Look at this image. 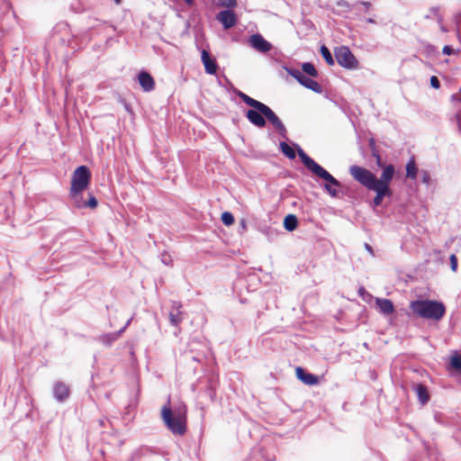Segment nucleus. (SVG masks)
Wrapping results in <instances>:
<instances>
[{"label": "nucleus", "mask_w": 461, "mask_h": 461, "mask_svg": "<svg viewBox=\"0 0 461 461\" xmlns=\"http://www.w3.org/2000/svg\"><path fill=\"white\" fill-rule=\"evenodd\" d=\"M427 49H428V52L434 51V47H432V46H428Z\"/></svg>", "instance_id": "49530a36"}, {"label": "nucleus", "mask_w": 461, "mask_h": 461, "mask_svg": "<svg viewBox=\"0 0 461 461\" xmlns=\"http://www.w3.org/2000/svg\"><path fill=\"white\" fill-rule=\"evenodd\" d=\"M237 95L248 105L251 106L252 108H255L257 110H259L261 113L265 116L266 119L268 120V122L275 127V129L277 131L279 135L286 139V128L282 122V121L279 119V117L274 113V111L267 106V104L249 96L245 93L241 91H238Z\"/></svg>", "instance_id": "39448f33"}, {"label": "nucleus", "mask_w": 461, "mask_h": 461, "mask_svg": "<svg viewBox=\"0 0 461 461\" xmlns=\"http://www.w3.org/2000/svg\"><path fill=\"white\" fill-rule=\"evenodd\" d=\"M221 221L226 225L230 226L234 222V216L230 212H224L221 214Z\"/></svg>", "instance_id": "c756f323"}, {"label": "nucleus", "mask_w": 461, "mask_h": 461, "mask_svg": "<svg viewBox=\"0 0 461 461\" xmlns=\"http://www.w3.org/2000/svg\"><path fill=\"white\" fill-rule=\"evenodd\" d=\"M280 149L288 158L294 159L295 158V151L286 142H280Z\"/></svg>", "instance_id": "bb28decb"}, {"label": "nucleus", "mask_w": 461, "mask_h": 461, "mask_svg": "<svg viewBox=\"0 0 461 461\" xmlns=\"http://www.w3.org/2000/svg\"><path fill=\"white\" fill-rule=\"evenodd\" d=\"M413 390L421 404H426L429 402V394L425 384L420 383L413 384Z\"/></svg>", "instance_id": "6ab92c4d"}, {"label": "nucleus", "mask_w": 461, "mask_h": 461, "mask_svg": "<svg viewBox=\"0 0 461 461\" xmlns=\"http://www.w3.org/2000/svg\"><path fill=\"white\" fill-rule=\"evenodd\" d=\"M366 22L369 23H375V21L372 18H368L366 19Z\"/></svg>", "instance_id": "a18cd8bd"}, {"label": "nucleus", "mask_w": 461, "mask_h": 461, "mask_svg": "<svg viewBox=\"0 0 461 461\" xmlns=\"http://www.w3.org/2000/svg\"><path fill=\"white\" fill-rule=\"evenodd\" d=\"M53 394L58 402H64L69 395L68 386L61 382L56 383L53 387Z\"/></svg>", "instance_id": "dca6fc26"}, {"label": "nucleus", "mask_w": 461, "mask_h": 461, "mask_svg": "<svg viewBox=\"0 0 461 461\" xmlns=\"http://www.w3.org/2000/svg\"><path fill=\"white\" fill-rule=\"evenodd\" d=\"M97 204L98 203L96 198L94 195L90 194L88 201H86V207L95 208Z\"/></svg>", "instance_id": "f704fd0d"}, {"label": "nucleus", "mask_w": 461, "mask_h": 461, "mask_svg": "<svg viewBox=\"0 0 461 461\" xmlns=\"http://www.w3.org/2000/svg\"><path fill=\"white\" fill-rule=\"evenodd\" d=\"M450 366L452 368L461 371V357L455 355L450 358Z\"/></svg>", "instance_id": "7c9ffc66"}, {"label": "nucleus", "mask_w": 461, "mask_h": 461, "mask_svg": "<svg viewBox=\"0 0 461 461\" xmlns=\"http://www.w3.org/2000/svg\"><path fill=\"white\" fill-rule=\"evenodd\" d=\"M221 4L227 7H234L237 5V0H220Z\"/></svg>", "instance_id": "e433bc0d"}, {"label": "nucleus", "mask_w": 461, "mask_h": 461, "mask_svg": "<svg viewBox=\"0 0 461 461\" xmlns=\"http://www.w3.org/2000/svg\"><path fill=\"white\" fill-rule=\"evenodd\" d=\"M216 20L221 23L224 30L234 27L238 23L237 14L232 10H222L216 15Z\"/></svg>", "instance_id": "1a4fd4ad"}, {"label": "nucleus", "mask_w": 461, "mask_h": 461, "mask_svg": "<svg viewBox=\"0 0 461 461\" xmlns=\"http://www.w3.org/2000/svg\"><path fill=\"white\" fill-rule=\"evenodd\" d=\"M250 45L253 49L260 52H267L271 50L272 45L269 41L258 33L253 34L249 38Z\"/></svg>", "instance_id": "9b49d317"}, {"label": "nucleus", "mask_w": 461, "mask_h": 461, "mask_svg": "<svg viewBox=\"0 0 461 461\" xmlns=\"http://www.w3.org/2000/svg\"><path fill=\"white\" fill-rule=\"evenodd\" d=\"M376 158L378 166L383 168L379 178L366 167L357 165L349 167V174L357 182L366 189L375 193V196L373 199L374 207L380 206L384 197H391L393 195L390 185L395 174L393 165H382L380 156Z\"/></svg>", "instance_id": "f257e3e1"}, {"label": "nucleus", "mask_w": 461, "mask_h": 461, "mask_svg": "<svg viewBox=\"0 0 461 461\" xmlns=\"http://www.w3.org/2000/svg\"><path fill=\"white\" fill-rule=\"evenodd\" d=\"M449 261H450V268L453 272H456L457 271V258L455 254H451L450 257H449Z\"/></svg>", "instance_id": "473e14b6"}, {"label": "nucleus", "mask_w": 461, "mask_h": 461, "mask_svg": "<svg viewBox=\"0 0 461 461\" xmlns=\"http://www.w3.org/2000/svg\"><path fill=\"white\" fill-rule=\"evenodd\" d=\"M185 3H186V4H188V5H192V4H193V2H194V0H185Z\"/></svg>", "instance_id": "09e8293b"}, {"label": "nucleus", "mask_w": 461, "mask_h": 461, "mask_svg": "<svg viewBox=\"0 0 461 461\" xmlns=\"http://www.w3.org/2000/svg\"><path fill=\"white\" fill-rule=\"evenodd\" d=\"M429 81H430V86L433 88L438 89L440 87V82H439L438 78L436 76H432L430 77Z\"/></svg>", "instance_id": "c9c22d12"}, {"label": "nucleus", "mask_w": 461, "mask_h": 461, "mask_svg": "<svg viewBox=\"0 0 461 461\" xmlns=\"http://www.w3.org/2000/svg\"><path fill=\"white\" fill-rule=\"evenodd\" d=\"M90 179L89 168L86 166H80L72 174L70 188L85 190L88 187Z\"/></svg>", "instance_id": "6e6552de"}, {"label": "nucleus", "mask_w": 461, "mask_h": 461, "mask_svg": "<svg viewBox=\"0 0 461 461\" xmlns=\"http://www.w3.org/2000/svg\"><path fill=\"white\" fill-rule=\"evenodd\" d=\"M425 19H432L437 18L438 22L440 23L442 22V16L439 14L438 7H431L428 14L424 16Z\"/></svg>", "instance_id": "cd10ccee"}, {"label": "nucleus", "mask_w": 461, "mask_h": 461, "mask_svg": "<svg viewBox=\"0 0 461 461\" xmlns=\"http://www.w3.org/2000/svg\"><path fill=\"white\" fill-rule=\"evenodd\" d=\"M454 120L456 122L459 132L461 133V112L455 114Z\"/></svg>", "instance_id": "4c0bfd02"}, {"label": "nucleus", "mask_w": 461, "mask_h": 461, "mask_svg": "<svg viewBox=\"0 0 461 461\" xmlns=\"http://www.w3.org/2000/svg\"><path fill=\"white\" fill-rule=\"evenodd\" d=\"M240 225H241V228H242L243 230H245V229H246V221H245L244 220H241V221H240Z\"/></svg>", "instance_id": "37998d69"}, {"label": "nucleus", "mask_w": 461, "mask_h": 461, "mask_svg": "<svg viewBox=\"0 0 461 461\" xmlns=\"http://www.w3.org/2000/svg\"><path fill=\"white\" fill-rule=\"evenodd\" d=\"M207 366L209 367L208 369V384H209V389H210V397L212 398V391L214 390L218 378V373H217V366L214 360V357L212 355L210 357H207Z\"/></svg>", "instance_id": "9d476101"}, {"label": "nucleus", "mask_w": 461, "mask_h": 461, "mask_svg": "<svg viewBox=\"0 0 461 461\" xmlns=\"http://www.w3.org/2000/svg\"><path fill=\"white\" fill-rule=\"evenodd\" d=\"M246 117L250 123L258 128H263L266 126L265 116L261 113V112H259V110L255 108L249 109L246 113Z\"/></svg>", "instance_id": "4468645a"}, {"label": "nucleus", "mask_w": 461, "mask_h": 461, "mask_svg": "<svg viewBox=\"0 0 461 461\" xmlns=\"http://www.w3.org/2000/svg\"><path fill=\"white\" fill-rule=\"evenodd\" d=\"M82 189L70 188L69 198L77 208H86V201L83 199Z\"/></svg>", "instance_id": "a211bd4d"}, {"label": "nucleus", "mask_w": 461, "mask_h": 461, "mask_svg": "<svg viewBox=\"0 0 461 461\" xmlns=\"http://www.w3.org/2000/svg\"><path fill=\"white\" fill-rule=\"evenodd\" d=\"M161 419L172 434L176 436L185 434L186 429V410L182 402L172 405L168 399L161 408Z\"/></svg>", "instance_id": "f03ea898"}, {"label": "nucleus", "mask_w": 461, "mask_h": 461, "mask_svg": "<svg viewBox=\"0 0 461 461\" xmlns=\"http://www.w3.org/2000/svg\"><path fill=\"white\" fill-rule=\"evenodd\" d=\"M203 68L207 74L216 75L219 68L217 60L210 52L203 49Z\"/></svg>", "instance_id": "ddd939ff"}, {"label": "nucleus", "mask_w": 461, "mask_h": 461, "mask_svg": "<svg viewBox=\"0 0 461 461\" xmlns=\"http://www.w3.org/2000/svg\"><path fill=\"white\" fill-rule=\"evenodd\" d=\"M410 309L417 316L433 321L441 320L446 313L443 303L429 299L411 302Z\"/></svg>", "instance_id": "20e7f679"}, {"label": "nucleus", "mask_w": 461, "mask_h": 461, "mask_svg": "<svg viewBox=\"0 0 461 461\" xmlns=\"http://www.w3.org/2000/svg\"><path fill=\"white\" fill-rule=\"evenodd\" d=\"M334 55L337 62L348 69H356L358 67V61L348 46H339L335 48Z\"/></svg>", "instance_id": "0eeeda50"}, {"label": "nucleus", "mask_w": 461, "mask_h": 461, "mask_svg": "<svg viewBox=\"0 0 461 461\" xmlns=\"http://www.w3.org/2000/svg\"><path fill=\"white\" fill-rule=\"evenodd\" d=\"M138 82L144 92H150L155 88V81L147 71L142 70L138 74Z\"/></svg>", "instance_id": "f8f14e48"}, {"label": "nucleus", "mask_w": 461, "mask_h": 461, "mask_svg": "<svg viewBox=\"0 0 461 461\" xmlns=\"http://www.w3.org/2000/svg\"><path fill=\"white\" fill-rule=\"evenodd\" d=\"M362 5H365L366 8H368L370 6L369 2H363Z\"/></svg>", "instance_id": "de8ad7c7"}, {"label": "nucleus", "mask_w": 461, "mask_h": 461, "mask_svg": "<svg viewBox=\"0 0 461 461\" xmlns=\"http://www.w3.org/2000/svg\"><path fill=\"white\" fill-rule=\"evenodd\" d=\"M181 307V303L173 302L171 311L169 312V321L173 326H177L183 320Z\"/></svg>", "instance_id": "f3484780"}, {"label": "nucleus", "mask_w": 461, "mask_h": 461, "mask_svg": "<svg viewBox=\"0 0 461 461\" xmlns=\"http://www.w3.org/2000/svg\"><path fill=\"white\" fill-rule=\"evenodd\" d=\"M451 100L454 102L461 103V88L460 91L451 95Z\"/></svg>", "instance_id": "58836bf2"}, {"label": "nucleus", "mask_w": 461, "mask_h": 461, "mask_svg": "<svg viewBox=\"0 0 461 461\" xmlns=\"http://www.w3.org/2000/svg\"><path fill=\"white\" fill-rule=\"evenodd\" d=\"M285 70L287 71V73L292 76L294 78H295L299 83L301 82L302 80V77H303V71L301 70H298L296 68H285Z\"/></svg>", "instance_id": "c85d7f7f"}, {"label": "nucleus", "mask_w": 461, "mask_h": 461, "mask_svg": "<svg viewBox=\"0 0 461 461\" xmlns=\"http://www.w3.org/2000/svg\"><path fill=\"white\" fill-rule=\"evenodd\" d=\"M298 226V219L294 214H288L284 219V228L288 231L294 230Z\"/></svg>", "instance_id": "5701e85b"}, {"label": "nucleus", "mask_w": 461, "mask_h": 461, "mask_svg": "<svg viewBox=\"0 0 461 461\" xmlns=\"http://www.w3.org/2000/svg\"><path fill=\"white\" fill-rule=\"evenodd\" d=\"M406 177L411 180H415L417 178V175L419 173V169L417 167L415 159L411 157L406 164Z\"/></svg>", "instance_id": "4be33fe9"}, {"label": "nucleus", "mask_w": 461, "mask_h": 461, "mask_svg": "<svg viewBox=\"0 0 461 461\" xmlns=\"http://www.w3.org/2000/svg\"><path fill=\"white\" fill-rule=\"evenodd\" d=\"M237 95L248 105L251 106L252 108H255L257 110H259L261 113L265 116L266 119L268 120V122L275 127V129L277 131L279 135L286 139V128L282 122V121L279 119V117L274 113V111L267 106V104L249 96L245 93L241 91H238Z\"/></svg>", "instance_id": "423d86ee"}, {"label": "nucleus", "mask_w": 461, "mask_h": 461, "mask_svg": "<svg viewBox=\"0 0 461 461\" xmlns=\"http://www.w3.org/2000/svg\"><path fill=\"white\" fill-rule=\"evenodd\" d=\"M364 246H365V249L369 252V254L374 257L375 256V252H374V249H373L372 246L369 245L368 243H365Z\"/></svg>", "instance_id": "a19ab883"}, {"label": "nucleus", "mask_w": 461, "mask_h": 461, "mask_svg": "<svg viewBox=\"0 0 461 461\" xmlns=\"http://www.w3.org/2000/svg\"><path fill=\"white\" fill-rule=\"evenodd\" d=\"M375 303L379 311L385 315L391 314L394 312L393 303L389 299L377 298L375 300Z\"/></svg>", "instance_id": "aec40b11"}, {"label": "nucleus", "mask_w": 461, "mask_h": 461, "mask_svg": "<svg viewBox=\"0 0 461 461\" xmlns=\"http://www.w3.org/2000/svg\"><path fill=\"white\" fill-rule=\"evenodd\" d=\"M320 52L328 65H330V66L334 65L335 61H334L333 56H332L331 52L330 51V50L325 45H322L321 47Z\"/></svg>", "instance_id": "a878e982"}, {"label": "nucleus", "mask_w": 461, "mask_h": 461, "mask_svg": "<svg viewBox=\"0 0 461 461\" xmlns=\"http://www.w3.org/2000/svg\"><path fill=\"white\" fill-rule=\"evenodd\" d=\"M297 378L307 385H315L319 383L317 375L306 372L303 367L298 366L295 370Z\"/></svg>", "instance_id": "2eb2a0df"}, {"label": "nucleus", "mask_w": 461, "mask_h": 461, "mask_svg": "<svg viewBox=\"0 0 461 461\" xmlns=\"http://www.w3.org/2000/svg\"><path fill=\"white\" fill-rule=\"evenodd\" d=\"M130 322H131V320H129V321H127L126 325H125L123 328H122L120 330H118V331L116 332V333H119V337H120V336L122 335V333L125 330L126 327L130 324Z\"/></svg>", "instance_id": "79ce46f5"}, {"label": "nucleus", "mask_w": 461, "mask_h": 461, "mask_svg": "<svg viewBox=\"0 0 461 461\" xmlns=\"http://www.w3.org/2000/svg\"><path fill=\"white\" fill-rule=\"evenodd\" d=\"M443 53L446 54V55H451L453 53V49L451 46H448V45H446L444 48H443Z\"/></svg>", "instance_id": "ea45409f"}, {"label": "nucleus", "mask_w": 461, "mask_h": 461, "mask_svg": "<svg viewBox=\"0 0 461 461\" xmlns=\"http://www.w3.org/2000/svg\"><path fill=\"white\" fill-rule=\"evenodd\" d=\"M117 4H120L121 0H114Z\"/></svg>", "instance_id": "8fccbe9b"}, {"label": "nucleus", "mask_w": 461, "mask_h": 461, "mask_svg": "<svg viewBox=\"0 0 461 461\" xmlns=\"http://www.w3.org/2000/svg\"><path fill=\"white\" fill-rule=\"evenodd\" d=\"M160 258H161V262L166 265V266H170L172 264V258L171 256L167 253V252H163L161 255H160Z\"/></svg>", "instance_id": "72a5a7b5"}, {"label": "nucleus", "mask_w": 461, "mask_h": 461, "mask_svg": "<svg viewBox=\"0 0 461 461\" xmlns=\"http://www.w3.org/2000/svg\"><path fill=\"white\" fill-rule=\"evenodd\" d=\"M118 339H119V333L111 332V333L101 335L99 337L98 340L101 343H103L104 345L109 347L113 344V342H114Z\"/></svg>", "instance_id": "b1692460"}, {"label": "nucleus", "mask_w": 461, "mask_h": 461, "mask_svg": "<svg viewBox=\"0 0 461 461\" xmlns=\"http://www.w3.org/2000/svg\"><path fill=\"white\" fill-rule=\"evenodd\" d=\"M420 175L421 177V182L426 185L429 186L431 183V176L429 171L421 169L420 171Z\"/></svg>", "instance_id": "2f4dec72"}, {"label": "nucleus", "mask_w": 461, "mask_h": 461, "mask_svg": "<svg viewBox=\"0 0 461 461\" xmlns=\"http://www.w3.org/2000/svg\"><path fill=\"white\" fill-rule=\"evenodd\" d=\"M302 71L303 74H306L312 77H317L319 73L314 67V65L311 62H304L302 64Z\"/></svg>", "instance_id": "393cba45"}, {"label": "nucleus", "mask_w": 461, "mask_h": 461, "mask_svg": "<svg viewBox=\"0 0 461 461\" xmlns=\"http://www.w3.org/2000/svg\"><path fill=\"white\" fill-rule=\"evenodd\" d=\"M439 416H440V415H439L438 413H436V414H435V416H434V417H435V420H436L438 422H440V418H439Z\"/></svg>", "instance_id": "c03bdc74"}, {"label": "nucleus", "mask_w": 461, "mask_h": 461, "mask_svg": "<svg viewBox=\"0 0 461 461\" xmlns=\"http://www.w3.org/2000/svg\"><path fill=\"white\" fill-rule=\"evenodd\" d=\"M295 146L297 149L298 157L303 166L313 175L326 182L322 187L328 194H330L331 197H338L339 191L337 188L341 187V183L324 167L319 165L314 159L309 157L299 145Z\"/></svg>", "instance_id": "7ed1b4c3"}, {"label": "nucleus", "mask_w": 461, "mask_h": 461, "mask_svg": "<svg viewBox=\"0 0 461 461\" xmlns=\"http://www.w3.org/2000/svg\"><path fill=\"white\" fill-rule=\"evenodd\" d=\"M300 84L307 89L313 91L314 93L321 94L322 92L321 86L317 81L307 77L306 75H303Z\"/></svg>", "instance_id": "412c9836"}]
</instances>
